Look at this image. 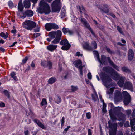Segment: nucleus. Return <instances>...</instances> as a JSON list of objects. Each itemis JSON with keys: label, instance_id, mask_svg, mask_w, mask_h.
I'll use <instances>...</instances> for the list:
<instances>
[{"label": "nucleus", "instance_id": "obj_1", "mask_svg": "<svg viewBox=\"0 0 135 135\" xmlns=\"http://www.w3.org/2000/svg\"><path fill=\"white\" fill-rule=\"evenodd\" d=\"M40 7L37 9V11L40 13L44 12L46 14H49L50 12L49 7L44 0H42L40 3Z\"/></svg>", "mask_w": 135, "mask_h": 135}, {"label": "nucleus", "instance_id": "obj_2", "mask_svg": "<svg viewBox=\"0 0 135 135\" xmlns=\"http://www.w3.org/2000/svg\"><path fill=\"white\" fill-rule=\"evenodd\" d=\"M103 70L106 72L108 73L109 75H110L111 77L115 80H118L120 77V75L110 67H104Z\"/></svg>", "mask_w": 135, "mask_h": 135}, {"label": "nucleus", "instance_id": "obj_3", "mask_svg": "<svg viewBox=\"0 0 135 135\" xmlns=\"http://www.w3.org/2000/svg\"><path fill=\"white\" fill-rule=\"evenodd\" d=\"M36 25V23L30 20H26L23 23L22 26L24 28L31 31Z\"/></svg>", "mask_w": 135, "mask_h": 135}, {"label": "nucleus", "instance_id": "obj_4", "mask_svg": "<svg viewBox=\"0 0 135 135\" xmlns=\"http://www.w3.org/2000/svg\"><path fill=\"white\" fill-rule=\"evenodd\" d=\"M102 64H106L107 62V61H108L109 63L117 71H119V68L115 65L111 61L109 57H108L106 58V57L103 55H102L101 56V60L99 59V61Z\"/></svg>", "mask_w": 135, "mask_h": 135}, {"label": "nucleus", "instance_id": "obj_5", "mask_svg": "<svg viewBox=\"0 0 135 135\" xmlns=\"http://www.w3.org/2000/svg\"><path fill=\"white\" fill-rule=\"evenodd\" d=\"M60 0H56L52 4V12H59L61 8Z\"/></svg>", "mask_w": 135, "mask_h": 135}, {"label": "nucleus", "instance_id": "obj_6", "mask_svg": "<svg viewBox=\"0 0 135 135\" xmlns=\"http://www.w3.org/2000/svg\"><path fill=\"white\" fill-rule=\"evenodd\" d=\"M83 46L85 49L92 50L96 48L97 45L95 42L93 41L91 43L90 46H89L88 43L84 42L83 43Z\"/></svg>", "mask_w": 135, "mask_h": 135}, {"label": "nucleus", "instance_id": "obj_7", "mask_svg": "<svg viewBox=\"0 0 135 135\" xmlns=\"http://www.w3.org/2000/svg\"><path fill=\"white\" fill-rule=\"evenodd\" d=\"M60 44L62 45L61 49L64 50H68L71 46V45L69 43L66 39H65L61 41Z\"/></svg>", "mask_w": 135, "mask_h": 135}, {"label": "nucleus", "instance_id": "obj_8", "mask_svg": "<svg viewBox=\"0 0 135 135\" xmlns=\"http://www.w3.org/2000/svg\"><path fill=\"white\" fill-rule=\"evenodd\" d=\"M122 99L121 92L118 91H115L114 100L115 103H117L118 102L122 100Z\"/></svg>", "mask_w": 135, "mask_h": 135}, {"label": "nucleus", "instance_id": "obj_9", "mask_svg": "<svg viewBox=\"0 0 135 135\" xmlns=\"http://www.w3.org/2000/svg\"><path fill=\"white\" fill-rule=\"evenodd\" d=\"M123 94L124 98V103L125 105H127L131 101L130 95L126 91L123 92Z\"/></svg>", "mask_w": 135, "mask_h": 135}, {"label": "nucleus", "instance_id": "obj_10", "mask_svg": "<svg viewBox=\"0 0 135 135\" xmlns=\"http://www.w3.org/2000/svg\"><path fill=\"white\" fill-rule=\"evenodd\" d=\"M82 63V62L79 59L75 61L73 63L75 67L79 69V71L80 72V74L82 76L83 74L82 69L83 67H84V66H82L81 65Z\"/></svg>", "mask_w": 135, "mask_h": 135}, {"label": "nucleus", "instance_id": "obj_11", "mask_svg": "<svg viewBox=\"0 0 135 135\" xmlns=\"http://www.w3.org/2000/svg\"><path fill=\"white\" fill-rule=\"evenodd\" d=\"M79 19L80 21L86 27L88 28L90 31L91 33L93 34L94 35V33L92 30V29L90 28V26L89 24L87 23L86 20L84 18H83L81 16L79 17Z\"/></svg>", "mask_w": 135, "mask_h": 135}, {"label": "nucleus", "instance_id": "obj_12", "mask_svg": "<svg viewBox=\"0 0 135 135\" xmlns=\"http://www.w3.org/2000/svg\"><path fill=\"white\" fill-rule=\"evenodd\" d=\"M111 80L110 78L107 76H105L102 78V80L103 82V84L107 88L110 87L109 86L110 85L109 84Z\"/></svg>", "mask_w": 135, "mask_h": 135}, {"label": "nucleus", "instance_id": "obj_13", "mask_svg": "<svg viewBox=\"0 0 135 135\" xmlns=\"http://www.w3.org/2000/svg\"><path fill=\"white\" fill-rule=\"evenodd\" d=\"M124 88L129 90L133 92L134 89L132 83L130 81H127L125 82L124 85Z\"/></svg>", "mask_w": 135, "mask_h": 135}, {"label": "nucleus", "instance_id": "obj_14", "mask_svg": "<svg viewBox=\"0 0 135 135\" xmlns=\"http://www.w3.org/2000/svg\"><path fill=\"white\" fill-rule=\"evenodd\" d=\"M134 56V53L131 49H129L128 50V59L129 60L131 61L133 59Z\"/></svg>", "mask_w": 135, "mask_h": 135}, {"label": "nucleus", "instance_id": "obj_15", "mask_svg": "<svg viewBox=\"0 0 135 135\" xmlns=\"http://www.w3.org/2000/svg\"><path fill=\"white\" fill-rule=\"evenodd\" d=\"M126 78L125 77L123 76H121L120 78V80L118 82V84L119 86L122 87L123 86L124 83V80Z\"/></svg>", "mask_w": 135, "mask_h": 135}, {"label": "nucleus", "instance_id": "obj_16", "mask_svg": "<svg viewBox=\"0 0 135 135\" xmlns=\"http://www.w3.org/2000/svg\"><path fill=\"white\" fill-rule=\"evenodd\" d=\"M109 113V115L112 120L114 121L116 120V115L113 113L112 109L110 110Z\"/></svg>", "mask_w": 135, "mask_h": 135}, {"label": "nucleus", "instance_id": "obj_17", "mask_svg": "<svg viewBox=\"0 0 135 135\" xmlns=\"http://www.w3.org/2000/svg\"><path fill=\"white\" fill-rule=\"evenodd\" d=\"M62 32L64 34L68 33L69 35H71L73 33V31L71 30H70L68 28H63Z\"/></svg>", "mask_w": 135, "mask_h": 135}, {"label": "nucleus", "instance_id": "obj_18", "mask_svg": "<svg viewBox=\"0 0 135 135\" xmlns=\"http://www.w3.org/2000/svg\"><path fill=\"white\" fill-rule=\"evenodd\" d=\"M57 47V45H56L50 44L47 47V48L48 50L51 51H53L55 50Z\"/></svg>", "mask_w": 135, "mask_h": 135}, {"label": "nucleus", "instance_id": "obj_19", "mask_svg": "<svg viewBox=\"0 0 135 135\" xmlns=\"http://www.w3.org/2000/svg\"><path fill=\"white\" fill-rule=\"evenodd\" d=\"M34 121L41 128L43 129L46 128V127L44 125L38 120L35 119L34 120Z\"/></svg>", "mask_w": 135, "mask_h": 135}, {"label": "nucleus", "instance_id": "obj_20", "mask_svg": "<svg viewBox=\"0 0 135 135\" xmlns=\"http://www.w3.org/2000/svg\"><path fill=\"white\" fill-rule=\"evenodd\" d=\"M33 12L31 10H28L23 13V14L28 17L32 16L33 15Z\"/></svg>", "mask_w": 135, "mask_h": 135}, {"label": "nucleus", "instance_id": "obj_21", "mask_svg": "<svg viewBox=\"0 0 135 135\" xmlns=\"http://www.w3.org/2000/svg\"><path fill=\"white\" fill-rule=\"evenodd\" d=\"M24 5L26 8L30 7V4L29 0H25L24 1Z\"/></svg>", "mask_w": 135, "mask_h": 135}, {"label": "nucleus", "instance_id": "obj_22", "mask_svg": "<svg viewBox=\"0 0 135 135\" xmlns=\"http://www.w3.org/2000/svg\"><path fill=\"white\" fill-rule=\"evenodd\" d=\"M46 29L48 31H49L52 29L51 23H46L45 25Z\"/></svg>", "mask_w": 135, "mask_h": 135}, {"label": "nucleus", "instance_id": "obj_23", "mask_svg": "<svg viewBox=\"0 0 135 135\" xmlns=\"http://www.w3.org/2000/svg\"><path fill=\"white\" fill-rule=\"evenodd\" d=\"M56 80V79L54 77H52L48 80V82L50 84H52Z\"/></svg>", "mask_w": 135, "mask_h": 135}, {"label": "nucleus", "instance_id": "obj_24", "mask_svg": "<svg viewBox=\"0 0 135 135\" xmlns=\"http://www.w3.org/2000/svg\"><path fill=\"white\" fill-rule=\"evenodd\" d=\"M114 89V88H111L110 89H107L106 91L107 93L109 94V95H110L113 92Z\"/></svg>", "mask_w": 135, "mask_h": 135}, {"label": "nucleus", "instance_id": "obj_25", "mask_svg": "<svg viewBox=\"0 0 135 135\" xmlns=\"http://www.w3.org/2000/svg\"><path fill=\"white\" fill-rule=\"evenodd\" d=\"M122 70L123 72L127 73H129L131 72L130 70L126 67H122Z\"/></svg>", "mask_w": 135, "mask_h": 135}, {"label": "nucleus", "instance_id": "obj_26", "mask_svg": "<svg viewBox=\"0 0 135 135\" xmlns=\"http://www.w3.org/2000/svg\"><path fill=\"white\" fill-rule=\"evenodd\" d=\"M56 35V32L54 31L50 32L49 34V36L52 38H54Z\"/></svg>", "mask_w": 135, "mask_h": 135}, {"label": "nucleus", "instance_id": "obj_27", "mask_svg": "<svg viewBox=\"0 0 135 135\" xmlns=\"http://www.w3.org/2000/svg\"><path fill=\"white\" fill-rule=\"evenodd\" d=\"M60 39L56 37L54 40L51 42V43L54 44H57L60 41Z\"/></svg>", "mask_w": 135, "mask_h": 135}, {"label": "nucleus", "instance_id": "obj_28", "mask_svg": "<svg viewBox=\"0 0 135 135\" xmlns=\"http://www.w3.org/2000/svg\"><path fill=\"white\" fill-rule=\"evenodd\" d=\"M8 34L7 33H6L5 34L4 33L2 32L0 34V36L4 39H6L8 37Z\"/></svg>", "mask_w": 135, "mask_h": 135}, {"label": "nucleus", "instance_id": "obj_29", "mask_svg": "<svg viewBox=\"0 0 135 135\" xmlns=\"http://www.w3.org/2000/svg\"><path fill=\"white\" fill-rule=\"evenodd\" d=\"M15 73L14 72H12L11 74V77L13 78L15 80L17 81L18 80V79L15 76Z\"/></svg>", "mask_w": 135, "mask_h": 135}, {"label": "nucleus", "instance_id": "obj_30", "mask_svg": "<svg viewBox=\"0 0 135 135\" xmlns=\"http://www.w3.org/2000/svg\"><path fill=\"white\" fill-rule=\"evenodd\" d=\"M55 102L57 103H59L61 101V99L60 97L58 96H56L55 98Z\"/></svg>", "mask_w": 135, "mask_h": 135}, {"label": "nucleus", "instance_id": "obj_31", "mask_svg": "<svg viewBox=\"0 0 135 135\" xmlns=\"http://www.w3.org/2000/svg\"><path fill=\"white\" fill-rule=\"evenodd\" d=\"M92 98L94 101L98 100V98L95 92H94V94L92 95Z\"/></svg>", "mask_w": 135, "mask_h": 135}, {"label": "nucleus", "instance_id": "obj_32", "mask_svg": "<svg viewBox=\"0 0 135 135\" xmlns=\"http://www.w3.org/2000/svg\"><path fill=\"white\" fill-rule=\"evenodd\" d=\"M47 102L46 99L45 98L43 99L41 103V105H47Z\"/></svg>", "mask_w": 135, "mask_h": 135}, {"label": "nucleus", "instance_id": "obj_33", "mask_svg": "<svg viewBox=\"0 0 135 135\" xmlns=\"http://www.w3.org/2000/svg\"><path fill=\"white\" fill-rule=\"evenodd\" d=\"M77 9L80 12H83L84 11V9L83 6H78Z\"/></svg>", "mask_w": 135, "mask_h": 135}, {"label": "nucleus", "instance_id": "obj_34", "mask_svg": "<svg viewBox=\"0 0 135 135\" xmlns=\"http://www.w3.org/2000/svg\"><path fill=\"white\" fill-rule=\"evenodd\" d=\"M52 29H58L59 28L58 26L56 24L51 23Z\"/></svg>", "mask_w": 135, "mask_h": 135}, {"label": "nucleus", "instance_id": "obj_35", "mask_svg": "<svg viewBox=\"0 0 135 135\" xmlns=\"http://www.w3.org/2000/svg\"><path fill=\"white\" fill-rule=\"evenodd\" d=\"M93 53L95 56L97 58L98 60L99 61V56L98 52L96 51H94Z\"/></svg>", "mask_w": 135, "mask_h": 135}, {"label": "nucleus", "instance_id": "obj_36", "mask_svg": "<svg viewBox=\"0 0 135 135\" xmlns=\"http://www.w3.org/2000/svg\"><path fill=\"white\" fill-rule=\"evenodd\" d=\"M61 32L60 30H59L57 31L56 37H57L58 38H59L60 39V37L61 36Z\"/></svg>", "mask_w": 135, "mask_h": 135}, {"label": "nucleus", "instance_id": "obj_37", "mask_svg": "<svg viewBox=\"0 0 135 135\" xmlns=\"http://www.w3.org/2000/svg\"><path fill=\"white\" fill-rule=\"evenodd\" d=\"M18 9L20 11H21L23 9V7L22 5V3L20 2L19 3L18 6Z\"/></svg>", "mask_w": 135, "mask_h": 135}, {"label": "nucleus", "instance_id": "obj_38", "mask_svg": "<svg viewBox=\"0 0 135 135\" xmlns=\"http://www.w3.org/2000/svg\"><path fill=\"white\" fill-rule=\"evenodd\" d=\"M102 102L103 103V111L104 113H105L106 112V105L105 104L104 100H102Z\"/></svg>", "mask_w": 135, "mask_h": 135}, {"label": "nucleus", "instance_id": "obj_39", "mask_svg": "<svg viewBox=\"0 0 135 135\" xmlns=\"http://www.w3.org/2000/svg\"><path fill=\"white\" fill-rule=\"evenodd\" d=\"M78 89V88L76 86H71V90L72 92H74L76 91Z\"/></svg>", "mask_w": 135, "mask_h": 135}, {"label": "nucleus", "instance_id": "obj_40", "mask_svg": "<svg viewBox=\"0 0 135 135\" xmlns=\"http://www.w3.org/2000/svg\"><path fill=\"white\" fill-rule=\"evenodd\" d=\"M86 116L88 119H90L91 117V113L90 112L87 113L86 114Z\"/></svg>", "mask_w": 135, "mask_h": 135}, {"label": "nucleus", "instance_id": "obj_41", "mask_svg": "<svg viewBox=\"0 0 135 135\" xmlns=\"http://www.w3.org/2000/svg\"><path fill=\"white\" fill-rule=\"evenodd\" d=\"M8 4L9 7L12 8L13 7V2L11 1L9 2Z\"/></svg>", "mask_w": 135, "mask_h": 135}, {"label": "nucleus", "instance_id": "obj_42", "mask_svg": "<svg viewBox=\"0 0 135 135\" xmlns=\"http://www.w3.org/2000/svg\"><path fill=\"white\" fill-rule=\"evenodd\" d=\"M47 62L45 60L42 61L41 65L42 66H46V64H47Z\"/></svg>", "mask_w": 135, "mask_h": 135}, {"label": "nucleus", "instance_id": "obj_43", "mask_svg": "<svg viewBox=\"0 0 135 135\" xmlns=\"http://www.w3.org/2000/svg\"><path fill=\"white\" fill-rule=\"evenodd\" d=\"M123 108L122 107H117L115 108V110L119 112Z\"/></svg>", "mask_w": 135, "mask_h": 135}, {"label": "nucleus", "instance_id": "obj_44", "mask_svg": "<svg viewBox=\"0 0 135 135\" xmlns=\"http://www.w3.org/2000/svg\"><path fill=\"white\" fill-rule=\"evenodd\" d=\"M87 76L89 79H91L92 78V75L90 73H89L87 75Z\"/></svg>", "mask_w": 135, "mask_h": 135}, {"label": "nucleus", "instance_id": "obj_45", "mask_svg": "<svg viewBox=\"0 0 135 135\" xmlns=\"http://www.w3.org/2000/svg\"><path fill=\"white\" fill-rule=\"evenodd\" d=\"M40 35V34L39 33H35L33 35V36L34 37L36 38Z\"/></svg>", "mask_w": 135, "mask_h": 135}, {"label": "nucleus", "instance_id": "obj_46", "mask_svg": "<svg viewBox=\"0 0 135 135\" xmlns=\"http://www.w3.org/2000/svg\"><path fill=\"white\" fill-rule=\"evenodd\" d=\"M110 135H115V131H114L113 132H112L111 131H110L109 132Z\"/></svg>", "mask_w": 135, "mask_h": 135}, {"label": "nucleus", "instance_id": "obj_47", "mask_svg": "<svg viewBox=\"0 0 135 135\" xmlns=\"http://www.w3.org/2000/svg\"><path fill=\"white\" fill-rule=\"evenodd\" d=\"M28 60V58L26 57L22 60V62L23 63H25L26 62L27 60Z\"/></svg>", "mask_w": 135, "mask_h": 135}, {"label": "nucleus", "instance_id": "obj_48", "mask_svg": "<svg viewBox=\"0 0 135 135\" xmlns=\"http://www.w3.org/2000/svg\"><path fill=\"white\" fill-rule=\"evenodd\" d=\"M64 120L65 118L64 117H63L61 120V126H63L64 124Z\"/></svg>", "mask_w": 135, "mask_h": 135}, {"label": "nucleus", "instance_id": "obj_49", "mask_svg": "<svg viewBox=\"0 0 135 135\" xmlns=\"http://www.w3.org/2000/svg\"><path fill=\"white\" fill-rule=\"evenodd\" d=\"M117 29L121 33H122V31L121 29L119 26L117 27Z\"/></svg>", "mask_w": 135, "mask_h": 135}, {"label": "nucleus", "instance_id": "obj_50", "mask_svg": "<svg viewBox=\"0 0 135 135\" xmlns=\"http://www.w3.org/2000/svg\"><path fill=\"white\" fill-rule=\"evenodd\" d=\"M4 94L6 95L8 97H9V95L8 91L7 90H5L4 91Z\"/></svg>", "mask_w": 135, "mask_h": 135}, {"label": "nucleus", "instance_id": "obj_51", "mask_svg": "<svg viewBox=\"0 0 135 135\" xmlns=\"http://www.w3.org/2000/svg\"><path fill=\"white\" fill-rule=\"evenodd\" d=\"M24 133L25 135H28L29 134V132L28 130H26L24 131Z\"/></svg>", "mask_w": 135, "mask_h": 135}, {"label": "nucleus", "instance_id": "obj_52", "mask_svg": "<svg viewBox=\"0 0 135 135\" xmlns=\"http://www.w3.org/2000/svg\"><path fill=\"white\" fill-rule=\"evenodd\" d=\"M76 55L78 56H82V54L80 53L79 52H78L76 53Z\"/></svg>", "mask_w": 135, "mask_h": 135}, {"label": "nucleus", "instance_id": "obj_53", "mask_svg": "<svg viewBox=\"0 0 135 135\" xmlns=\"http://www.w3.org/2000/svg\"><path fill=\"white\" fill-rule=\"evenodd\" d=\"M5 106V104L3 103H0V106L1 107H4Z\"/></svg>", "mask_w": 135, "mask_h": 135}, {"label": "nucleus", "instance_id": "obj_54", "mask_svg": "<svg viewBox=\"0 0 135 135\" xmlns=\"http://www.w3.org/2000/svg\"><path fill=\"white\" fill-rule=\"evenodd\" d=\"M46 63H47V66H49L50 67L51 66V63L50 61H48Z\"/></svg>", "mask_w": 135, "mask_h": 135}, {"label": "nucleus", "instance_id": "obj_55", "mask_svg": "<svg viewBox=\"0 0 135 135\" xmlns=\"http://www.w3.org/2000/svg\"><path fill=\"white\" fill-rule=\"evenodd\" d=\"M33 3L35 4L37 2L38 0H30Z\"/></svg>", "mask_w": 135, "mask_h": 135}, {"label": "nucleus", "instance_id": "obj_56", "mask_svg": "<svg viewBox=\"0 0 135 135\" xmlns=\"http://www.w3.org/2000/svg\"><path fill=\"white\" fill-rule=\"evenodd\" d=\"M88 135H91V130L89 129L88 130Z\"/></svg>", "mask_w": 135, "mask_h": 135}, {"label": "nucleus", "instance_id": "obj_57", "mask_svg": "<svg viewBox=\"0 0 135 135\" xmlns=\"http://www.w3.org/2000/svg\"><path fill=\"white\" fill-rule=\"evenodd\" d=\"M129 126V122H127L124 124V126L126 127H128Z\"/></svg>", "mask_w": 135, "mask_h": 135}, {"label": "nucleus", "instance_id": "obj_58", "mask_svg": "<svg viewBox=\"0 0 135 135\" xmlns=\"http://www.w3.org/2000/svg\"><path fill=\"white\" fill-rule=\"evenodd\" d=\"M5 50L4 49L1 47H0V51H2V52H4L5 51Z\"/></svg>", "mask_w": 135, "mask_h": 135}, {"label": "nucleus", "instance_id": "obj_59", "mask_svg": "<svg viewBox=\"0 0 135 135\" xmlns=\"http://www.w3.org/2000/svg\"><path fill=\"white\" fill-rule=\"evenodd\" d=\"M35 66L34 63L32 62L31 64V66L33 68Z\"/></svg>", "mask_w": 135, "mask_h": 135}, {"label": "nucleus", "instance_id": "obj_60", "mask_svg": "<svg viewBox=\"0 0 135 135\" xmlns=\"http://www.w3.org/2000/svg\"><path fill=\"white\" fill-rule=\"evenodd\" d=\"M17 42H15L13 43L12 44L11 46V47H13V46L15 44L17 43Z\"/></svg>", "mask_w": 135, "mask_h": 135}, {"label": "nucleus", "instance_id": "obj_61", "mask_svg": "<svg viewBox=\"0 0 135 135\" xmlns=\"http://www.w3.org/2000/svg\"><path fill=\"white\" fill-rule=\"evenodd\" d=\"M127 112L128 113V114H130L131 112V110H128L127 111Z\"/></svg>", "mask_w": 135, "mask_h": 135}, {"label": "nucleus", "instance_id": "obj_62", "mask_svg": "<svg viewBox=\"0 0 135 135\" xmlns=\"http://www.w3.org/2000/svg\"><path fill=\"white\" fill-rule=\"evenodd\" d=\"M4 42V41L2 40H0V43H2L3 44Z\"/></svg>", "mask_w": 135, "mask_h": 135}, {"label": "nucleus", "instance_id": "obj_63", "mask_svg": "<svg viewBox=\"0 0 135 135\" xmlns=\"http://www.w3.org/2000/svg\"><path fill=\"white\" fill-rule=\"evenodd\" d=\"M39 28H38V29H34V31L35 32H38L39 31Z\"/></svg>", "mask_w": 135, "mask_h": 135}, {"label": "nucleus", "instance_id": "obj_64", "mask_svg": "<svg viewBox=\"0 0 135 135\" xmlns=\"http://www.w3.org/2000/svg\"><path fill=\"white\" fill-rule=\"evenodd\" d=\"M11 32L12 33H15L16 32V30H12Z\"/></svg>", "mask_w": 135, "mask_h": 135}]
</instances>
